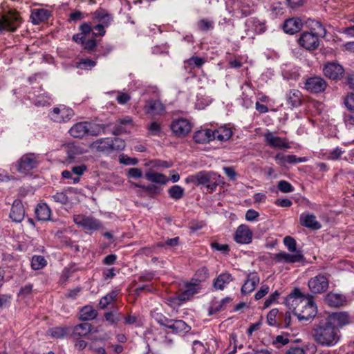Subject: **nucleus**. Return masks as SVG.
<instances>
[{
    "mask_svg": "<svg viewBox=\"0 0 354 354\" xmlns=\"http://www.w3.org/2000/svg\"><path fill=\"white\" fill-rule=\"evenodd\" d=\"M312 336L313 340L319 346L333 347L341 338L340 330L325 318L316 321L313 326Z\"/></svg>",
    "mask_w": 354,
    "mask_h": 354,
    "instance_id": "nucleus-1",
    "label": "nucleus"
},
{
    "mask_svg": "<svg viewBox=\"0 0 354 354\" xmlns=\"http://www.w3.org/2000/svg\"><path fill=\"white\" fill-rule=\"evenodd\" d=\"M186 181L196 186L203 185L209 193H212L220 183V176L212 171H201L188 176Z\"/></svg>",
    "mask_w": 354,
    "mask_h": 354,
    "instance_id": "nucleus-2",
    "label": "nucleus"
},
{
    "mask_svg": "<svg viewBox=\"0 0 354 354\" xmlns=\"http://www.w3.org/2000/svg\"><path fill=\"white\" fill-rule=\"evenodd\" d=\"M315 25L319 30L317 33H314L312 31L304 32L298 39L299 46L309 51L317 50L319 46L318 35L324 37L326 34L325 28L319 21H316Z\"/></svg>",
    "mask_w": 354,
    "mask_h": 354,
    "instance_id": "nucleus-3",
    "label": "nucleus"
},
{
    "mask_svg": "<svg viewBox=\"0 0 354 354\" xmlns=\"http://www.w3.org/2000/svg\"><path fill=\"white\" fill-rule=\"evenodd\" d=\"M100 129H104V125L96 124L89 122H80L75 123L68 132L74 138H82L86 136H98Z\"/></svg>",
    "mask_w": 354,
    "mask_h": 354,
    "instance_id": "nucleus-4",
    "label": "nucleus"
},
{
    "mask_svg": "<svg viewBox=\"0 0 354 354\" xmlns=\"http://www.w3.org/2000/svg\"><path fill=\"white\" fill-rule=\"evenodd\" d=\"M302 309L293 307L292 313L300 322H307L311 320L317 313V306L313 301V297L308 295V300L301 304Z\"/></svg>",
    "mask_w": 354,
    "mask_h": 354,
    "instance_id": "nucleus-5",
    "label": "nucleus"
},
{
    "mask_svg": "<svg viewBox=\"0 0 354 354\" xmlns=\"http://www.w3.org/2000/svg\"><path fill=\"white\" fill-rule=\"evenodd\" d=\"M22 22L19 13L13 10L0 17V34L4 31L15 32Z\"/></svg>",
    "mask_w": 354,
    "mask_h": 354,
    "instance_id": "nucleus-6",
    "label": "nucleus"
},
{
    "mask_svg": "<svg viewBox=\"0 0 354 354\" xmlns=\"http://www.w3.org/2000/svg\"><path fill=\"white\" fill-rule=\"evenodd\" d=\"M39 156L34 153H27L23 155L17 162V171L26 174L37 167L39 165Z\"/></svg>",
    "mask_w": 354,
    "mask_h": 354,
    "instance_id": "nucleus-7",
    "label": "nucleus"
},
{
    "mask_svg": "<svg viewBox=\"0 0 354 354\" xmlns=\"http://www.w3.org/2000/svg\"><path fill=\"white\" fill-rule=\"evenodd\" d=\"M192 129L190 121L184 118L174 119L170 124L172 133L178 138H184L187 136Z\"/></svg>",
    "mask_w": 354,
    "mask_h": 354,
    "instance_id": "nucleus-8",
    "label": "nucleus"
},
{
    "mask_svg": "<svg viewBox=\"0 0 354 354\" xmlns=\"http://www.w3.org/2000/svg\"><path fill=\"white\" fill-rule=\"evenodd\" d=\"M73 221L86 232L96 231L102 227V223L100 220L82 214L75 215Z\"/></svg>",
    "mask_w": 354,
    "mask_h": 354,
    "instance_id": "nucleus-9",
    "label": "nucleus"
},
{
    "mask_svg": "<svg viewBox=\"0 0 354 354\" xmlns=\"http://www.w3.org/2000/svg\"><path fill=\"white\" fill-rule=\"evenodd\" d=\"M308 286L312 293L322 294L325 292L328 288V277L326 274H319L308 280Z\"/></svg>",
    "mask_w": 354,
    "mask_h": 354,
    "instance_id": "nucleus-10",
    "label": "nucleus"
},
{
    "mask_svg": "<svg viewBox=\"0 0 354 354\" xmlns=\"http://www.w3.org/2000/svg\"><path fill=\"white\" fill-rule=\"evenodd\" d=\"M327 87L326 80L319 76H314L306 79L304 88L312 93H319L324 92Z\"/></svg>",
    "mask_w": 354,
    "mask_h": 354,
    "instance_id": "nucleus-11",
    "label": "nucleus"
},
{
    "mask_svg": "<svg viewBox=\"0 0 354 354\" xmlns=\"http://www.w3.org/2000/svg\"><path fill=\"white\" fill-rule=\"evenodd\" d=\"M324 318L330 322L332 326L337 327L339 330L351 322L349 314L344 311L333 313Z\"/></svg>",
    "mask_w": 354,
    "mask_h": 354,
    "instance_id": "nucleus-12",
    "label": "nucleus"
},
{
    "mask_svg": "<svg viewBox=\"0 0 354 354\" xmlns=\"http://www.w3.org/2000/svg\"><path fill=\"white\" fill-rule=\"evenodd\" d=\"M273 260L276 263H294L303 262L305 257L301 251H297L295 254H289L280 252L274 255Z\"/></svg>",
    "mask_w": 354,
    "mask_h": 354,
    "instance_id": "nucleus-13",
    "label": "nucleus"
},
{
    "mask_svg": "<svg viewBox=\"0 0 354 354\" xmlns=\"http://www.w3.org/2000/svg\"><path fill=\"white\" fill-rule=\"evenodd\" d=\"M323 71L326 77L333 80H340L344 74V69L342 66L335 62L326 64Z\"/></svg>",
    "mask_w": 354,
    "mask_h": 354,
    "instance_id": "nucleus-14",
    "label": "nucleus"
},
{
    "mask_svg": "<svg viewBox=\"0 0 354 354\" xmlns=\"http://www.w3.org/2000/svg\"><path fill=\"white\" fill-rule=\"evenodd\" d=\"M265 142L273 149H289L290 145L286 138L274 136L273 133L268 131L264 134Z\"/></svg>",
    "mask_w": 354,
    "mask_h": 354,
    "instance_id": "nucleus-15",
    "label": "nucleus"
},
{
    "mask_svg": "<svg viewBox=\"0 0 354 354\" xmlns=\"http://www.w3.org/2000/svg\"><path fill=\"white\" fill-rule=\"evenodd\" d=\"M73 115V111L66 107L54 108L50 113V118L56 122H66Z\"/></svg>",
    "mask_w": 354,
    "mask_h": 354,
    "instance_id": "nucleus-16",
    "label": "nucleus"
},
{
    "mask_svg": "<svg viewBox=\"0 0 354 354\" xmlns=\"http://www.w3.org/2000/svg\"><path fill=\"white\" fill-rule=\"evenodd\" d=\"M252 238V232L246 225H241L238 227L235 235L234 240L241 244H248L251 243Z\"/></svg>",
    "mask_w": 354,
    "mask_h": 354,
    "instance_id": "nucleus-17",
    "label": "nucleus"
},
{
    "mask_svg": "<svg viewBox=\"0 0 354 354\" xmlns=\"http://www.w3.org/2000/svg\"><path fill=\"white\" fill-rule=\"evenodd\" d=\"M9 216L16 223H20L24 220L25 209L22 202L19 199H15L13 201Z\"/></svg>",
    "mask_w": 354,
    "mask_h": 354,
    "instance_id": "nucleus-18",
    "label": "nucleus"
},
{
    "mask_svg": "<svg viewBox=\"0 0 354 354\" xmlns=\"http://www.w3.org/2000/svg\"><path fill=\"white\" fill-rule=\"evenodd\" d=\"M201 290L200 283L197 281L194 283H187L185 289L178 296V300L185 302L192 297L195 294L198 293Z\"/></svg>",
    "mask_w": 354,
    "mask_h": 354,
    "instance_id": "nucleus-19",
    "label": "nucleus"
},
{
    "mask_svg": "<svg viewBox=\"0 0 354 354\" xmlns=\"http://www.w3.org/2000/svg\"><path fill=\"white\" fill-rule=\"evenodd\" d=\"M52 16V12L45 8H35L31 11L30 19L33 24L45 22Z\"/></svg>",
    "mask_w": 354,
    "mask_h": 354,
    "instance_id": "nucleus-20",
    "label": "nucleus"
},
{
    "mask_svg": "<svg viewBox=\"0 0 354 354\" xmlns=\"http://www.w3.org/2000/svg\"><path fill=\"white\" fill-rule=\"evenodd\" d=\"M299 223L301 225L313 230H317L322 227L321 223L316 220V216L313 214H301Z\"/></svg>",
    "mask_w": 354,
    "mask_h": 354,
    "instance_id": "nucleus-21",
    "label": "nucleus"
},
{
    "mask_svg": "<svg viewBox=\"0 0 354 354\" xmlns=\"http://www.w3.org/2000/svg\"><path fill=\"white\" fill-rule=\"evenodd\" d=\"M93 326L90 323L84 322L71 327V338L78 339V337L87 336L92 330Z\"/></svg>",
    "mask_w": 354,
    "mask_h": 354,
    "instance_id": "nucleus-22",
    "label": "nucleus"
},
{
    "mask_svg": "<svg viewBox=\"0 0 354 354\" xmlns=\"http://www.w3.org/2000/svg\"><path fill=\"white\" fill-rule=\"evenodd\" d=\"M145 111L147 114L159 115L165 111V106L160 100H149L146 102Z\"/></svg>",
    "mask_w": 354,
    "mask_h": 354,
    "instance_id": "nucleus-23",
    "label": "nucleus"
},
{
    "mask_svg": "<svg viewBox=\"0 0 354 354\" xmlns=\"http://www.w3.org/2000/svg\"><path fill=\"white\" fill-rule=\"evenodd\" d=\"M260 281L258 273L256 272H250L248 274L247 280L241 288V293L247 295L252 292L259 284Z\"/></svg>",
    "mask_w": 354,
    "mask_h": 354,
    "instance_id": "nucleus-24",
    "label": "nucleus"
},
{
    "mask_svg": "<svg viewBox=\"0 0 354 354\" xmlns=\"http://www.w3.org/2000/svg\"><path fill=\"white\" fill-rule=\"evenodd\" d=\"M324 301L328 306L338 308L345 305L346 299L342 294L330 292L325 296Z\"/></svg>",
    "mask_w": 354,
    "mask_h": 354,
    "instance_id": "nucleus-25",
    "label": "nucleus"
},
{
    "mask_svg": "<svg viewBox=\"0 0 354 354\" xmlns=\"http://www.w3.org/2000/svg\"><path fill=\"white\" fill-rule=\"evenodd\" d=\"M193 139L196 143L205 144L214 140L213 131L209 129H204L196 131Z\"/></svg>",
    "mask_w": 354,
    "mask_h": 354,
    "instance_id": "nucleus-26",
    "label": "nucleus"
},
{
    "mask_svg": "<svg viewBox=\"0 0 354 354\" xmlns=\"http://www.w3.org/2000/svg\"><path fill=\"white\" fill-rule=\"evenodd\" d=\"M302 27V22L298 18H290L286 19L283 26V29L286 33L293 35L299 32Z\"/></svg>",
    "mask_w": 354,
    "mask_h": 354,
    "instance_id": "nucleus-27",
    "label": "nucleus"
},
{
    "mask_svg": "<svg viewBox=\"0 0 354 354\" xmlns=\"http://www.w3.org/2000/svg\"><path fill=\"white\" fill-rule=\"evenodd\" d=\"M111 138H100L93 142L90 147L97 151L108 153L111 152Z\"/></svg>",
    "mask_w": 354,
    "mask_h": 354,
    "instance_id": "nucleus-28",
    "label": "nucleus"
},
{
    "mask_svg": "<svg viewBox=\"0 0 354 354\" xmlns=\"http://www.w3.org/2000/svg\"><path fill=\"white\" fill-rule=\"evenodd\" d=\"M71 326H57L48 329L47 334L55 339H63L67 337L71 338Z\"/></svg>",
    "mask_w": 354,
    "mask_h": 354,
    "instance_id": "nucleus-29",
    "label": "nucleus"
},
{
    "mask_svg": "<svg viewBox=\"0 0 354 354\" xmlns=\"http://www.w3.org/2000/svg\"><path fill=\"white\" fill-rule=\"evenodd\" d=\"M167 328L174 334L187 333L191 330V327L182 319H173Z\"/></svg>",
    "mask_w": 354,
    "mask_h": 354,
    "instance_id": "nucleus-30",
    "label": "nucleus"
},
{
    "mask_svg": "<svg viewBox=\"0 0 354 354\" xmlns=\"http://www.w3.org/2000/svg\"><path fill=\"white\" fill-rule=\"evenodd\" d=\"M93 19L99 21V24H103L106 27H108L113 21L112 15L103 8H99L94 12Z\"/></svg>",
    "mask_w": 354,
    "mask_h": 354,
    "instance_id": "nucleus-31",
    "label": "nucleus"
},
{
    "mask_svg": "<svg viewBox=\"0 0 354 354\" xmlns=\"http://www.w3.org/2000/svg\"><path fill=\"white\" fill-rule=\"evenodd\" d=\"M233 279L230 273H221L214 279L213 286L216 290H223Z\"/></svg>",
    "mask_w": 354,
    "mask_h": 354,
    "instance_id": "nucleus-32",
    "label": "nucleus"
},
{
    "mask_svg": "<svg viewBox=\"0 0 354 354\" xmlns=\"http://www.w3.org/2000/svg\"><path fill=\"white\" fill-rule=\"evenodd\" d=\"M35 214L39 221H46L50 218L51 211L46 203H39L35 208Z\"/></svg>",
    "mask_w": 354,
    "mask_h": 354,
    "instance_id": "nucleus-33",
    "label": "nucleus"
},
{
    "mask_svg": "<svg viewBox=\"0 0 354 354\" xmlns=\"http://www.w3.org/2000/svg\"><path fill=\"white\" fill-rule=\"evenodd\" d=\"M97 316V311L92 306L86 305L80 310V319L82 321L93 320Z\"/></svg>",
    "mask_w": 354,
    "mask_h": 354,
    "instance_id": "nucleus-34",
    "label": "nucleus"
},
{
    "mask_svg": "<svg viewBox=\"0 0 354 354\" xmlns=\"http://www.w3.org/2000/svg\"><path fill=\"white\" fill-rule=\"evenodd\" d=\"M287 100L292 107H298L302 102V94L299 90H290L287 93Z\"/></svg>",
    "mask_w": 354,
    "mask_h": 354,
    "instance_id": "nucleus-35",
    "label": "nucleus"
},
{
    "mask_svg": "<svg viewBox=\"0 0 354 354\" xmlns=\"http://www.w3.org/2000/svg\"><path fill=\"white\" fill-rule=\"evenodd\" d=\"M292 299V306H293L294 304L297 305L298 301L299 300L301 304H303L305 302V301L308 300V297H306L305 295H303V293L301 292V290L295 288L291 293L288 295L287 298L286 299V304L289 305L290 301Z\"/></svg>",
    "mask_w": 354,
    "mask_h": 354,
    "instance_id": "nucleus-36",
    "label": "nucleus"
},
{
    "mask_svg": "<svg viewBox=\"0 0 354 354\" xmlns=\"http://www.w3.org/2000/svg\"><path fill=\"white\" fill-rule=\"evenodd\" d=\"M145 178L148 181L160 185H165L169 181V178L165 175L155 171L146 172Z\"/></svg>",
    "mask_w": 354,
    "mask_h": 354,
    "instance_id": "nucleus-37",
    "label": "nucleus"
},
{
    "mask_svg": "<svg viewBox=\"0 0 354 354\" xmlns=\"http://www.w3.org/2000/svg\"><path fill=\"white\" fill-rule=\"evenodd\" d=\"M231 301L232 299L230 297H226L218 302L213 303L209 308L208 315H212L224 310L226 308L227 304H230Z\"/></svg>",
    "mask_w": 354,
    "mask_h": 354,
    "instance_id": "nucleus-38",
    "label": "nucleus"
},
{
    "mask_svg": "<svg viewBox=\"0 0 354 354\" xmlns=\"http://www.w3.org/2000/svg\"><path fill=\"white\" fill-rule=\"evenodd\" d=\"M214 140L219 141H226L232 136V131L230 128L221 127L218 129L213 131Z\"/></svg>",
    "mask_w": 354,
    "mask_h": 354,
    "instance_id": "nucleus-39",
    "label": "nucleus"
},
{
    "mask_svg": "<svg viewBox=\"0 0 354 354\" xmlns=\"http://www.w3.org/2000/svg\"><path fill=\"white\" fill-rule=\"evenodd\" d=\"M119 292V290H112L105 296L102 297L99 303L100 308L101 309H105L109 304L116 299Z\"/></svg>",
    "mask_w": 354,
    "mask_h": 354,
    "instance_id": "nucleus-40",
    "label": "nucleus"
},
{
    "mask_svg": "<svg viewBox=\"0 0 354 354\" xmlns=\"http://www.w3.org/2000/svg\"><path fill=\"white\" fill-rule=\"evenodd\" d=\"M66 152L68 162H71L77 156L82 154L84 151L81 147L69 144L66 147Z\"/></svg>",
    "mask_w": 354,
    "mask_h": 354,
    "instance_id": "nucleus-41",
    "label": "nucleus"
},
{
    "mask_svg": "<svg viewBox=\"0 0 354 354\" xmlns=\"http://www.w3.org/2000/svg\"><path fill=\"white\" fill-rule=\"evenodd\" d=\"M168 194L171 198L178 201L183 197L185 189L181 186L176 185L168 189Z\"/></svg>",
    "mask_w": 354,
    "mask_h": 354,
    "instance_id": "nucleus-42",
    "label": "nucleus"
},
{
    "mask_svg": "<svg viewBox=\"0 0 354 354\" xmlns=\"http://www.w3.org/2000/svg\"><path fill=\"white\" fill-rule=\"evenodd\" d=\"M47 264V261L41 255H34L31 260V268L32 270H38L44 268Z\"/></svg>",
    "mask_w": 354,
    "mask_h": 354,
    "instance_id": "nucleus-43",
    "label": "nucleus"
},
{
    "mask_svg": "<svg viewBox=\"0 0 354 354\" xmlns=\"http://www.w3.org/2000/svg\"><path fill=\"white\" fill-rule=\"evenodd\" d=\"M105 320L111 325L116 326L123 318L122 314H115L114 311L106 312L104 315Z\"/></svg>",
    "mask_w": 354,
    "mask_h": 354,
    "instance_id": "nucleus-44",
    "label": "nucleus"
},
{
    "mask_svg": "<svg viewBox=\"0 0 354 354\" xmlns=\"http://www.w3.org/2000/svg\"><path fill=\"white\" fill-rule=\"evenodd\" d=\"M278 328H288L291 323V315L290 312H286L285 314L280 313L278 316Z\"/></svg>",
    "mask_w": 354,
    "mask_h": 354,
    "instance_id": "nucleus-45",
    "label": "nucleus"
},
{
    "mask_svg": "<svg viewBox=\"0 0 354 354\" xmlns=\"http://www.w3.org/2000/svg\"><path fill=\"white\" fill-rule=\"evenodd\" d=\"M136 187L141 188L150 195L158 194L161 192V188L155 185H143L140 184H135Z\"/></svg>",
    "mask_w": 354,
    "mask_h": 354,
    "instance_id": "nucleus-46",
    "label": "nucleus"
},
{
    "mask_svg": "<svg viewBox=\"0 0 354 354\" xmlns=\"http://www.w3.org/2000/svg\"><path fill=\"white\" fill-rule=\"evenodd\" d=\"M278 313L279 310L277 308H272L269 311L267 315V322L269 326L278 327L279 319L277 320Z\"/></svg>",
    "mask_w": 354,
    "mask_h": 354,
    "instance_id": "nucleus-47",
    "label": "nucleus"
},
{
    "mask_svg": "<svg viewBox=\"0 0 354 354\" xmlns=\"http://www.w3.org/2000/svg\"><path fill=\"white\" fill-rule=\"evenodd\" d=\"M197 26L200 30L207 32L213 29L214 22L207 19H202L198 21Z\"/></svg>",
    "mask_w": 354,
    "mask_h": 354,
    "instance_id": "nucleus-48",
    "label": "nucleus"
},
{
    "mask_svg": "<svg viewBox=\"0 0 354 354\" xmlns=\"http://www.w3.org/2000/svg\"><path fill=\"white\" fill-rule=\"evenodd\" d=\"M111 151H122L125 148L124 140L119 138H111Z\"/></svg>",
    "mask_w": 354,
    "mask_h": 354,
    "instance_id": "nucleus-49",
    "label": "nucleus"
},
{
    "mask_svg": "<svg viewBox=\"0 0 354 354\" xmlns=\"http://www.w3.org/2000/svg\"><path fill=\"white\" fill-rule=\"evenodd\" d=\"M95 65L96 62L88 58L82 59L78 62V67L84 70H91Z\"/></svg>",
    "mask_w": 354,
    "mask_h": 354,
    "instance_id": "nucleus-50",
    "label": "nucleus"
},
{
    "mask_svg": "<svg viewBox=\"0 0 354 354\" xmlns=\"http://www.w3.org/2000/svg\"><path fill=\"white\" fill-rule=\"evenodd\" d=\"M278 189L283 193H290L294 191V187L286 180H280L278 183Z\"/></svg>",
    "mask_w": 354,
    "mask_h": 354,
    "instance_id": "nucleus-51",
    "label": "nucleus"
},
{
    "mask_svg": "<svg viewBox=\"0 0 354 354\" xmlns=\"http://www.w3.org/2000/svg\"><path fill=\"white\" fill-rule=\"evenodd\" d=\"M186 62L189 66H194L197 68H201L205 64V59L197 56H192L188 59Z\"/></svg>",
    "mask_w": 354,
    "mask_h": 354,
    "instance_id": "nucleus-52",
    "label": "nucleus"
},
{
    "mask_svg": "<svg viewBox=\"0 0 354 354\" xmlns=\"http://www.w3.org/2000/svg\"><path fill=\"white\" fill-rule=\"evenodd\" d=\"M290 342L288 335H277L275 339L273 340L272 344L276 346V347L279 348L281 346H284L288 344Z\"/></svg>",
    "mask_w": 354,
    "mask_h": 354,
    "instance_id": "nucleus-53",
    "label": "nucleus"
},
{
    "mask_svg": "<svg viewBox=\"0 0 354 354\" xmlns=\"http://www.w3.org/2000/svg\"><path fill=\"white\" fill-rule=\"evenodd\" d=\"M283 243L290 252L296 251V241L294 238L287 236L283 239Z\"/></svg>",
    "mask_w": 354,
    "mask_h": 354,
    "instance_id": "nucleus-54",
    "label": "nucleus"
},
{
    "mask_svg": "<svg viewBox=\"0 0 354 354\" xmlns=\"http://www.w3.org/2000/svg\"><path fill=\"white\" fill-rule=\"evenodd\" d=\"M51 198L55 202L62 205L66 204L68 201V196L64 192H57Z\"/></svg>",
    "mask_w": 354,
    "mask_h": 354,
    "instance_id": "nucleus-55",
    "label": "nucleus"
},
{
    "mask_svg": "<svg viewBox=\"0 0 354 354\" xmlns=\"http://www.w3.org/2000/svg\"><path fill=\"white\" fill-rule=\"evenodd\" d=\"M120 163L124 165H136L138 160L136 158H130L124 155H120L119 157Z\"/></svg>",
    "mask_w": 354,
    "mask_h": 354,
    "instance_id": "nucleus-56",
    "label": "nucleus"
},
{
    "mask_svg": "<svg viewBox=\"0 0 354 354\" xmlns=\"http://www.w3.org/2000/svg\"><path fill=\"white\" fill-rule=\"evenodd\" d=\"M103 24H97L93 26L92 35L93 37H102L105 35L106 30Z\"/></svg>",
    "mask_w": 354,
    "mask_h": 354,
    "instance_id": "nucleus-57",
    "label": "nucleus"
},
{
    "mask_svg": "<svg viewBox=\"0 0 354 354\" xmlns=\"http://www.w3.org/2000/svg\"><path fill=\"white\" fill-rule=\"evenodd\" d=\"M127 176L128 178L137 179L142 176V172L139 168H129L127 170Z\"/></svg>",
    "mask_w": 354,
    "mask_h": 354,
    "instance_id": "nucleus-58",
    "label": "nucleus"
},
{
    "mask_svg": "<svg viewBox=\"0 0 354 354\" xmlns=\"http://www.w3.org/2000/svg\"><path fill=\"white\" fill-rule=\"evenodd\" d=\"M307 160L306 157H297V156L293 154L287 155L286 157V164H297L300 162H304Z\"/></svg>",
    "mask_w": 354,
    "mask_h": 354,
    "instance_id": "nucleus-59",
    "label": "nucleus"
},
{
    "mask_svg": "<svg viewBox=\"0 0 354 354\" xmlns=\"http://www.w3.org/2000/svg\"><path fill=\"white\" fill-rule=\"evenodd\" d=\"M83 48L88 52L93 51L97 46L96 41L93 39H84L82 44Z\"/></svg>",
    "mask_w": 354,
    "mask_h": 354,
    "instance_id": "nucleus-60",
    "label": "nucleus"
},
{
    "mask_svg": "<svg viewBox=\"0 0 354 354\" xmlns=\"http://www.w3.org/2000/svg\"><path fill=\"white\" fill-rule=\"evenodd\" d=\"M12 295L10 294L0 295V308L10 306Z\"/></svg>",
    "mask_w": 354,
    "mask_h": 354,
    "instance_id": "nucleus-61",
    "label": "nucleus"
},
{
    "mask_svg": "<svg viewBox=\"0 0 354 354\" xmlns=\"http://www.w3.org/2000/svg\"><path fill=\"white\" fill-rule=\"evenodd\" d=\"M147 129L153 136H159L161 132V126L157 122H151Z\"/></svg>",
    "mask_w": 354,
    "mask_h": 354,
    "instance_id": "nucleus-62",
    "label": "nucleus"
},
{
    "mask_svg": "<svg viewBox=\"0 0 354 354\" xmlns=\"http://www.w3.org/2000/svg\"><path fill=\"white\" fill-rule=\"evenodd\" d=\"M76 270H77L75 265L65 268L63 270L62 279H63L64 281H66Z\"/></svg>",
    "mask_w": 354,
    "mask_h": 354,
    "instance_id": "nucleus-63",
    "label": "nucleus"
},
{
    "mask_svg": "<svg viewBox=\"0 0 354 354\" xmlns=\"http://www.w3.org/2000/svg\"><path fill=\"white\" fill-rule=\"evenodd\" d=\"M344 102L347 109L354 112V93L348 94Z\"/></svg>",
    "mask_w": 354,
    "mask_h": 354,
    "instance_id": "nucleus-64",
    "label": "nucleus"
}]
</instances>
